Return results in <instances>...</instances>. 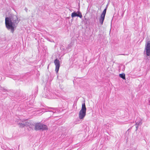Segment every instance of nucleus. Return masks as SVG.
I'll return each instance as SVG.
<instances>
[{
    "label": "nucleus",
    "mask_w": 150,
    "mask_h": 150,
    "mask_svg": "<svg viewBox=\"0 0 150 150\" xmlns=\"http://www.w3.org/2000/svg\"><path fill=\"white\" fill-rule=\"evenodd\" d=\"M19 21L16 16H14L11 18L6 17L5 18V24L8 29H11L12 33H13L15 28L17 26Z\"/></svg>",
    "instance_id": "1"
},
{
    "label": "nucleus",
    "mask_w": 150,
    "mask_h": 150,
    "mask_svg": "<svg viewBox=\"0 0 150 150\" xmlns=\"http://www.w3.org/2000/svg\"><path fill=\"white\" fill-rule=\"evenodd\" d=\"M86 108L85 103H82L81 110L79 113V118L80 119H83L86 115Z\"/></svg>",
    "instance_id": "2"
},
{
    "label": "nucleus",
    "mask_w": 150,
    "mask_h": 150,
    "mask_svg": "<svg viewBox=\"0 0 150 150\" xmlns=\"http://www.w3.org/2000/svg\"><path fill=\"white\" fill-rule=\"evenodd\" d=\"M145 50H146V54L148 56H150V41H148L145 45Z\"/></svg>",
    "instance_id": "3"
},
{
    "label": "nucleus",
    "mask_w": 150,
    "mask_h": 150,
    "mask_svg": "<svg viewBox=\"0 0 150 150\" xmlns=\"http://www.w3.org/2000/svg\"><path fill=\"white\" fill-rule=\"evenodd\" d=\"M29 122H28L27 121V120H25L24 121H22V122L19 123V124L20 125V127H23L25 126L27 127L28 126H29L30 127V123Z\"/></svg>",
    "instance_id": "4"
},
{
    "label": "nucleus",
    "mask_w": 150,
    "mask_h": 150,
    "mask_svg": "<svg viewBox=\"0 0 150 150\" xmlns=\"http://www.w3.org/2000/svg\"><path fill=\"white\" fill-rule=\"evenodd\" d=\"M54 63L55 65V71L57 73L59 70L60 67V62L57 59H55L54 61Z\"/></svg>",
    "instance_id": "5"
},
{
    "label": "nucleus",
    "mask_w": 150,
    "mask_h": 150,
    "mask_svg": "<svg viewBox=\"0 0 150 150\" xmlns=\"http://www.w3.org/2000/svg\"><path fill=\"white\" fill-rule=\"evenodd\" d=\"M76 16L79 17L80 18H82V16L81 12L78 11L77 12H74L71 13V17L73 18Z\"/></svg>",
    "instance_id": "6"
},
{
    "label": "nucleus",
    "mask_w": 150,
    "mask_h": 150,
    "mask_svg": "<svg viewBox=\"0 0 150 150\" xmlns=\"http://www.w3.org/2000/svg\"><path fill=\"white\" fill-rule=\"evenodd\" d=\"M42 123H36L35 125V129L36 130H41V127Z\"/></svg>",
    "instance_id": "7"
},
{
    "label": "nucleus",
    "mask_w": 150,
    "mask_h": 150,
    "mask_svg": "<svg viewBox=\"0 0 150 150\" xmlns=\"http://www.w3.org/2000/svg\"><path fill=\"white\" fill-rule=\"evenodd\" d=\"M135 125L140 126L142 124V120L140 117H138L135 121Z\"/></svg>",
    "instance_id": "8"
},
{
    "label": "nucleus",
    "mask_w": 150,
    "mask_h": 150,
    "mask_svg": "<svg viewBox=\"0 0 150 150\" xmlns=\"http://www.w3.org/2000/svg\"><path fill=\"white\" fill-rule=\"evenodd\" d=\"M47 127L45 125L42 123L41 127V130H47Z\"/></svg>",
    "instance_id": "9"
},
{
    "label": "nucleus",
    "mask_w": 150,
    "mask_h": 150,
    "mask_svg": "<svg viewBox=\"0 0 150 150\" xmlns=\"http://www.w3.org/2000/svg\"><path fill=\"white\" fill-rule=\"evenodd\" d=\"M105 18V17L100 16V18L99 19V22H100V24L101 25H102L103 24Z\"/></svg>",
    "instance_id": "10"
},
{
    "label": "nucleus",
    "mask_w": 150,
    "mask_h": 150,
    "mask_svg": "<svg viewBox=\"0 0 150 150\" xmlns=\"http://www.w3.org/2000/svg\"><path fill=\"white\" fill-rule=\"evenodd\" d=\"M107 7H108L107 6H106V7H105V9L103 11L100 16L105 17V15L106 14V10H107Z\"/></svg>",
    "instance_id": "11"
},
{
    "label": "nucleus",
    "mask_w": 150,
    "mask_h": 150,
    "mask_svg": "<svg viewBox=\"0 0 150 150\" xmlns=\"http://www.w3.org/2000/svg\"><path fill=\"white\" fill-rule=\"evenodd\" d=\"M119 76L122 79H123L125 80V74L123 73L121 74H119Z\"/></svg>",
    "instance_id": "12"
},
{
    "label": "nucleus",
    "mask_w": 150,
    "mask_h": 150,
    "mask_svg": "<svg viewBox=\"0 0 150 150\" xmlns=\"http://www.w3.org/2000/svg\"><path fill=\"white\" fill-rule=\"evenodd\" d=\"M0 89L1 90L4 91H7V90L6 89H4L3 88L1 87V88Z\"/></svg>",
    "instance_id": "13"
},
{
    "label": "nucleus",
    "mask_w": 150,
    "mask_h": 150,
    "mask_svg": "<svg viewBox=\"0 0 150 150\" xmlns=\"http://www.w3.org/2000/svg\"><path fill=\"white\" fill-rule=\"evenodd\" d=\"M136 125V129L135 131H137V129H138V126L139 125Z\"/></svg>",
    "instance_id": "14"
},
{
    "label": "nucleus",
    "mask_w": 150,
    "mask_h": 150,
    "mask_svg": "<svg viewBox=\"0 0 150 150\" xmlns=\"http://www.w3.org/2000/svg\"><path fill=\"white\" fill-rule=\"evenodd\" d=\"M38 92V90L37 89H36V91H35L36 94H37Z\"/></svg>",
    "instance_id": "15"
},
{
    "label": "nucleus",
    "mask_w": 150,
    "mask_h": 150,
    "mask_svg": "<svg viewBox=\"0 0 150 150\" xmlns=\"http://www.w3.org/2000/svg\"><path fill=\"white\" fill-rule=\"evenodd\" d=\"M48 108V109H55V108H52V107Z\"/></svg>",
    "instance_id": "16"
},
{
    "label": "nucleus",
    "mask_w": 150,
    "mask_h": 150,
    "mask_svg": "<svg viewBox=\"0 0 150 150\" xmlns=\"http://www.w3.org/2000/svg\"><path fill=\"white\" fill-rule=\"evenodd\" d=\"M125 66L124 65V66H123V69H122V70H125Z\"/></svg>",
    "instance_id": "17"
},
{
    "label": "nucleus",
    "mask_w": 150,
    "mask_h": 150,
    "mask_svg": "<svg viewBox=\"0 0 150 150\" xmlns=\"http://www.w3.org/2000/svg\"><path fill=\"white\" fill-rule=\"evenodd\" d=\"M25 10L27 12L28 11V9L26 8H25Z\"/></svg>",
    "instance_id": "18"
},
{
    "label": "nucleus",
    "mask_w": 150,
    "mask_h": 150,
    "mask_svg": "<svg viewBox=\"0 0 150 150\" xmlns=\"http://www.w3.org/2000/svg\"><path fill=\"white\" fill-rule=\"evenodd\" d=\"M149 105H150V100H149Z\"/></svg>",
    "instance_id": "19"
},
{
    "label": "nucleus",
    "mask_w": 150,
    "mask_h": 150,
    "mask_svg": "<svg viewBox=\"0 0 150 150\" xmlns=\"http://www.w3.org/2000/svg\"><path fill=\"white\" fill-rule=\"evenodd\" d=\"M42 110V109H39L38 111H41Z\"/></svg>",
    "instance_id": "20"
},
{
    "label": "nucleus",
    "mask_w": 150,
    "mask_h": 150,
    "mask_svg": "<svg viewBox=\"0 0 150 150\" xmlns=\"http://www.w3.org/2000/svg\"><path fill=\"white\" fill-rule=\"evenodd\" d=\"M48 111H50V112H51V111L50 110H48Z\"/></svg>",
    "instance_id": "21"
}]
</instances>
